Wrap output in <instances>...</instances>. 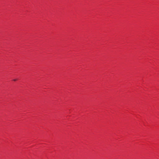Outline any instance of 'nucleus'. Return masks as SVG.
Here are the masks:
<instances>
[{"mask_svg": "<svg viewBox=\"0 0 159 159\" xmlns=\"http://www.w3.org/2000/svg\"><path fill=\"white\" fill-rule=\"evenodd\" d=\"M17 80L16 79H14L13 80V81H16Z\"/></svg>", "mask_w": 159, "mask_h": 159, "instance_id": "1", "label": "nucleus"}]
</instances>
